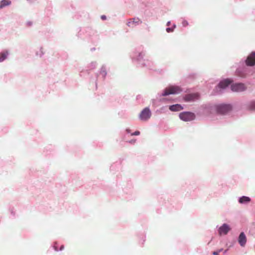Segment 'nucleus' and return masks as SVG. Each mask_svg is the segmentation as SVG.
<instances>
[{
    "label": "nucleus",
    "instance_id": "39448f33",
    "mask_svg": "<svg viewBox=\"0 0 255 255\" xmlns=\"http://www.w3.org/2000/svg\"><path fill=\"white\" fill-rule=\"evenodd\" d=\"M231 90L233 92H240L245 91L246 87L243 83H236L231 85Z\"/></svg>",
    "mask_w": 255,
    "mask_h": 255
},
{
    "label": "nucleus",
    "instance_id": "4468645a",
    "mask_svg": "<svg viewBox=\"0 0 255 255\" xmlns=\"http://www.w3.org/2000/svg\"><path fill=\"white\" fill-rule=\"evenodd\" d=\"M10 4V1L8 0H2L0 4V8H2L5 6L8 5Z\"/></svg>",
    "mask_w": 255,
    "mask_h": 255
},
{
    "label": "nucleus",
    "instance_id": "2eb2a0df",
    "mask_svg": "<svg viewBox=\"0 0 255 255\" xmlns=\"http://www.w3.org/2000/svg\"><path fill=\"white\" fill-rule=\"evenodd\" d=\"M8 55L7 52H2L0 53V62L3 61L6 58Z\"/></svg>",
    "mask_w": 255,
    "mask_h": 255
},
{
    "label": "nucleus",
    "instance_id": "4be33fe9",
    "mask_svg": "<svg viewBox=\"0 0 255 255\" xmlns=\"http://www.w3.org/2000/svg\"><path fill=\"white\" fill-rule=\"evenodd\" d=\"M64 246H63V245H61V247H60V251H62V250H63V249H64Z\"/></svg>",
    "mask_w": 255,
    "mask_h": 255
},
{
    "label": "nucleus",
    "instance_id": "9b49d317",
    "mask_svg": "<svg viewBox=\"0 0 255 255\" xmlns=\"http://www.w3.org/2000/svg\"><path fill=\"white\" fill-rule=\"evenodd\" d=\"M232 82V81L229 79H225L219 84V87L224 89L227 87L229 84Z\"/></svg>",
    "mask_w": 255,
    "mask_h": 255
},
{
    "label": "nucleus",
    "instance_id": "a211bd4d",
    "mask_svg": "<svg viewBox=\"0 0 255 255\" xmlns=\"http://www.w3.org/2000/svg\"><path fill=\"white\" fill-rule=\"evenodd\" d=\"M140 134V132L139 131H136L134 132L131 134L132 135H137Z\"/></svg>",
    "mask_w": 255,
    "mask_h": 255
},
{
    "label": "nucleus",
    "instance_id": "7ed1b4c3",
    "mask_svg": "<svg viewBox=\"0 0 255 255\" xmlns=\"http://www.w3.org/2000/svg\"><path fill=\"white\" fill-rule=\"evenodd\" d=\"M179 117L181 120L188 122L193 120L195 119V115L191 112H184L180 114Z\"/></svg>",
    "mask_w": 255,
    "mask_h": 255
},
{
    "label": "nucleus",
    "instance_id": "f257e3e1",
    "mask_svg": "<svg viewBox=\"0 0 255 255\" xmlns=\"http://www.w3.org/2000/svg\"><path fill=\"white\" fill-rule=\"evenodd\" d=\"M182 89L178 86H172L166 88L164 93H162V96H166L170 94H177L182 92Z\"/></svg>",
    "mask_w": 255,
    "mask_h": 255
},
{
    "label": "nucleus",
    "instance_id": "20e7f679",
    "mask_svg": "<svg viewBox=\"0 0 255 255\" xmlns=\"http://www.w3.org/2000/svg\"><path fill=\"white\" fill-rule=\"evenodd\" d=\"M232 110V107L230 105H220L217 107V112L222 114L227 113Z\"/></svg>",
    "mask_w": 255,
    "mask_h": 255
},
{
    "label": "nucleus",
    "instance_id": "6e6552de",
    "mask_svg": "<svg viewBox=\"0 0 255 255\" xmlns=\"http://www.w3.org/2000/svg\"><path fill=\"white\" fill-rule=\"evenodd\" d=\"M246 64L248 66H254L255 64V52L251 54L247 58Z\"/></svg>",
    "mask_w": 255,
    "mask_h": 255
},
{
    "label": "nucleus",
    "instance_id": "6ab92c4d",
    "mask_svg": "<svg viewBox=\"0 0 255 255\" xmlns=\"http://www.w3.org/2000/svg\"><path fill=\"white\" fill-rule=\"evenodd\" d=\"M221 251V250H220L219 251L214 252L213 254L214 255H218Z\"/></svg>",
    "mask_w": 255,
    "mask_h": 255
},
{
    "label": "nucleus",
    "instance_id": "1a4fd4ad",
    "mask_svg": "<svg viewBox=\"0 0 255 255\" xmlns=\"http://www.w3.org/2000/svg\"><path fill=\"white\" fill-rule=\"evenodd\" d=\"M231 230L230 227L226 224H224L219 229V234L220 235H226Z\"/></svg>",
    "mask_w": 255,
    "mask_h": 255
},
{
    "label": "nucleus",
    "instance_id": "412c9836",
    "mask_svg": "<svg viewBox=\"0 0 255 255\" xmlns=\"http://www.w3.org/2000/svg\"><path fill=\"white\" fill-rule=\"evenodd\" d=\"M101 18H102V19H103V20H105V19H106V16L105 15H102V16H101Z\"/></svg>",
    "mask_w": 255,
    "mask_h": 255
},
{
    "label": "nucleus",
    "instance_id": "5701e85b",
    "mask_svg": "<svg viewBox=\"0 0 255 255\" xmlns=\"http://www.w3.org/2000/svg\"><path fill=\"white\" fill-rule=\"evenodd\" d=\"M55 250L56 251H58V250L56 249V248L55 247Z\"/></svg>",
    "mask_w": 255,
    "mask_h": 255
},
{
    "label": "nucleus",
    "instance_id": "ddd939ff",
    "mask_svg": "<svg viewBox=\"0 0 255 255\" xmlns=\"http://www.w3.org/2000/svg\"><path fill=\"white\" fill-rule=\"evenodd\" d=\"M251 201V199L249 197L243 196L239 199V202L241 204L249 202Z\"/></svg>",
    "mask_w": 255,
    "mask_h": 255
},
{
    "label": "nucleus",
    "instance_id": "dca6fc26",
    "mask_svg": "<svg viewBox=\"0 0 255 255\" xmlns=\"http://www.w3.org/2000/svg\"><path fill=\"white\" fill-rule=\"evenodd\" d=\"M248 108L250 110H255V101L251 102L248 105Z\"/></svg>",
    "mask_w": 255,
    "mask_h": 255
},
{
    "label": "nucleus",
    "instance_id": "f3484780",
    "mask_svg": "<svg viewBox=\"0 0 255 255\" xmlns=\"http://www.w3.org/2000/svg\"><path fill=\"white\" fill-rule=\"evenodd\" d=\"M182 25L183 26L185 27L188 25V23L186 20H183L182 22Z\"/></svg>",
    "mask_w": 255,
    "mask_h": 255
},
{
    "label": "nucleus",
    "instance_id": "f8f14e48",
    "mask_svg": "<svg viewBox=\"0 0 255 255\" xmlns=\"http://www.w3.org/2000/svg\"><path fill=\"white\" fill-rule=\"evenodd\" d=\"M182 109V106L179 104L173 105L169 107V110L171 111H179Z\"/></svg>",
    "mask_w": 255,
    "mask_h": 255
},
{
    "label": "nucleus",
    "instance_id": "0eeeda50",
    "mask_svg": "<svg viewBox=\"0 0 255 255\" xmlns=\"http://www.w3.org/2000/svg\"><path fill=\"white\" fill-rule=\"evenodd\" d=\"M141 21L138 18H130L128 20L127 25L129 27H133L135 26L138 25L141 23Z\"/></svg>",
    "mask_w": 255,
    "mask_h": 255
},
{
    "label": "nucleus",
    "instance_id": "423d86ee",
    "mask_svg": "<svg viewBox=\"0 0 255 255\" xmlns=\"http://www.w3.org/2000/svg\"><path fill=\"white\" fill-rule=\"evenodd\" d=\"M199 98V95L198 93H193L186 95L184 99L186 102H191L197 100Z\"/></svg>",
    "mask_w": 255,
    "mask_h": 255
},
{
    "label": "nucleus",
    "instance_id": "aec40b11",
    "mask_svg": "<svg viewBox=\"0 0 255 255\" xmlns=\"http://www.w3.org/2000/svg\"><path fill=\"white\" fill-rule=\"evenodd\" d=\"M166 31H167V32H170L172 31V29H171V28H166Z\"/></svg>",
    "mask_w": 255,
    "mask_h": 255
},
{
    "label": "nucleus",
    "instance_id": "f03ea898",
    "mask_svg": "<svg viewBox=\"0 0 255 255\" xmlns=\"http://www.w3.org/2000/svg\"><path fill=\"white\" fill-rule=\"evenodd\" d=\"M151 116V112L148 108H144L140 113L139 117L140 120L146 121L148 120Z\"/></svg>",
    "mask_w": 255,
    "mask_h": 255
},
{
    "label": "nucleus",
    "instance_id": "9d476101",
    "mask_svg": "<svg viewBox=\"0 0 255 255\" xmlns=\"http://www.w3.org/2000/svg\"><path fill=\"white\" fill-rule=\"evenodd\" d=\"M238 241H239L240 245L241 246L243 247L245 245V244L247 242V238H246V235H245V234L243 232H242L240 234V235L239 237Z\"/></svg>",
    "mask_w": 255,
    "mask_h": 255
}]
</instances>
